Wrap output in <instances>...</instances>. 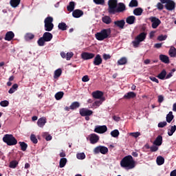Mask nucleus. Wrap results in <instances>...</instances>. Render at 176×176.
I'll use <instances>...</instances> for the list:
<instances>
[{
	"mask_svg": "<svg viewBox=\"0 0 176 176\" xmlns=\"http://www.w3.org/2000/svg\"><path fill=\"white\" fill-rule=\"evenodd\" d=\"M176 131V126L173 125L170 126V129H169V131H168V135L171 137L174 133Z\"/></svg>",
	"mask_w": 176,
	"mask_h": 176,
	"instance_id": "obj_41",
	"label": "nucleus"
},
{
	"mask_svg": "<svg viewBox=\"0 0 176 176\" xmlns=\"http://www.w3.org/2000/svg\"><path fill=\"white\" fill-rule=\"evenodd\" d=\"M129 6V8H137L138 6V1L137 0H131Z\"/></svg>",
	"mask_w": 176,
	"mask_h": 176,
	"instance_id": "obj_42",
	"label": "nucleus"
},
{
	"mask_svg": "<svg viewBox=\"0 0 176 176\" xmlns=\"http://www.w3.org/2000/svg\"><path fill=\"white\" fill-rule=\"evenodd\" d=\"M153 145H156L157 146H160L162 144H163V137L160 135H159L156 139L155 141L153 142Z\"/></svg>",
	"mask_w": 176,
	"mask_h": 176,
	"instance_id": "obj_22",
	"label": "nucleus"
},
{
	"mask_svg": "<svg viewBox=\"0 0 176 176\" xmlns=\"http://www.w3.org/2000/svg\"><path fill=\"white\" fill-rule=\"evenodd\" d=\"M166 75H167V72H166V69H163L157 76L159 79H161V80H164L166 79Z\"/></svg>",
	"mask_w": 176,
	"mask_h": 176,
	"instance_id": "obj_26",
	"label": "nucleus"
},
{
	"mask_svg": "<svg viewBox=\"0 0 176 176\" xmlns=\"http://www.w3.org/2000/svg\"><path fill=\"white\" fill-rule=\"evenodd\" d=\"M119 134H120V133L118 129H115L111 132V137H113L114 138L119 137Z\"/></svg>",
	"mask_w": 176,
	"mask_h": 176,
	"instance_id": "obj_48",
	"label": "nucleus"
},
{
	"mask_svg": "<svg viewBox=\"0 0 176 176\" xmlns=\"http://www.w3.org/2000/svg\"><path fill=\"white\" fill-rule=\"evenodd\" d=\"M94 155H98V153H102V155H107L108 153V148L105 146H98L94 149Z\"/></svg>",
	"mask_w": 176,
	"mask_h": 176,
	"instance_id": "obj_7",
	"label": "nucleus"
},
{
	"mask_svg": "<svg viewBox=\"0 0 176 176\" xmlns=\"http://www.w3.org/2000/svg\"><path fill=\"white\" fill-rule=\"evenodd\" d=\"M14 38V33L12 31L8 32L5 36V41H10Z\"/></svg>",
	"mask_w": 176,
	"mask_h": 176,
	"instance_id": "obj_23",
	"label": "nucleus"
},
{
	"mask_svg": "<svg viewBox=\"0 0 176 176\" xmlns=\"http://www.w3.org/2000/svg\"><path fill=\"white\" fill-rule=\"evenodd\" d=\"M20 2H21V0H10V4L12 8H17L20 5Z\"/></svg>",
	"mask_w": 176,
	"mask_h": 176,
	"instance_id": "obj_29",
	"label": "nucleus"
},
{
	"mask_svg": "<svg viewBox=\"0 0 176 176\" xmlns=\"http://www.w3.org/2000/svg\"><path fill=\"white\" fill-rule=\"evenodd\" d=\"M165 8L167 10H174L175 9V2H174L173 0L168 1L165 5Z\"/></svg>",
	"mask_w": 176,
	"mask_h": 176,
	"instance_id": "obj_18",
	"label": "nucleus"
},
{
	"mask_svg": "<svg viewBox=\"0 0 176 176\" xmlns=\"http://www.w3.org/2000/svg\"><path fill=\"white\" fill-rule=\"evenodd\" d=\"M112 30L111 28L102 29L100 32L95 34L97 41H104L111 37Z\"/></svg>",
	"mask_w": 176,
	"mask_h": 176,
	"instance_id": "obj_2",
	"label": "nucleus"
},
{
	"mask_svg": "<svg viewBox=\"0 0 176 176\" xmlns=\"http://www.w3.org/2000/svg\"><path fill=\"white\" fill-rule=\"evenodd\" d=\"M126 10V5L123 3H119L117 6V13H123Z\"/></svg>",
	"mask_w": 176,
	"mask_h": 176,
	"instance_id": "obj_20",
	"label": "nucleus"
},
{
	"mask_svg": "<svg viewBox=\"0 0 176 176\" xmlns=\"http://www.w3.org/2000/svg\"><path fill=\"white\" fill-rule=\"evenodd\" d=\"M160 60L162 63H164V64H170V58L167 55L160 54Z\"/></svg>",
	"mask_w": 176,
	"mask_h": 176,
	"instance_id": "obj_21",
	"label": "nucleus"
},
{
	"mask_svg": "<svg viewBox=\"0 0 176 176\" xmlns=\"http://www.w3.org/2000/svg\"><path fill=\"white\" fill-rule=\"evenodd\" d=\"M94 2L96 5H104V3H105V1L104 0H94Z\"/></svg>",
	"mask_w": 176,
	"mask_h": 176,
	"instance_id": "obj_57",
	"label": "nucleus"
},
{
	"mask_svg": "<svg viewBox=\"0 0 176 176\" xmlns=\"http://www.w3.org/2000/svg\"><path fill=\"white\" fill-rule=\"evenodd\" d=\"M64 97V92L63 91H59L55 94V98L57 100H61Z\"/></svg>",
	"mask_w": 176,
	"mask_h": 176,
	"instance_id": "obj_43",
	"label": "nucleus"
},
{
	"mask_svg": "<svg viewBox=\"0 0 176 176\" xmlns=\"http://www.w3.org/2000/svg\"><path fill=\"white\" fill-rule=\"evenodd\" d=\"M151 80L152 82H155V83H159V80L156 78V77H150Z\"/></svg>",
	"mask_w": 176,
	"mask_h": 176,
	"instance_id": "obj_62",
	"label": "nucleus"
},
{
	"mask_svg": "<svg viewBox=\"0 0 176 176\" xmlns=\"http://www.w3.org/2000/svg\"><path fill=\"white\" fill-rule=\"evenodd\" d=\"M79 112L80 116H91V115H93V111L89 110L88 109H80Z\"/></svg>",
	"mask_w": 176,
	"mask_h": 176,
	"instance_id": "obj_11",
	"label": "nucleus"
},
{
	"mask_svg": "<svg viewBox=\"0 0 176 176\" xmlns=\"http://www.w3.org/2000/svg\"><path fill=\"white\" fill-rule=\"evenodd\" d=\"M130 135H131L132 137H134V138H138V137H140V135H141V133L133 132V133H131Z\"/></svg>",
	"mask_w": 176,
	"mask_h": 176,
	"instance_id": "obj_54",
	"label": "nucleus"
},
{
	"mask_svg": "<svg viewBox=\"0 0 176 176\" xmlns=\"http://www.w3.org/2000/svg\"><path fill=\"white\" fill-rule=\"evenodd\" d=\"M137 97V94L135 92L129 91L124 94L123 98L124 100H131V98H135Z\"/></svg>",
	"mask_w": 176,
	"mask_h": 176,
	"instance_id": "obj_17",
	"label": "nucleus"
},
{
	"mask_svg": "<svg viewBox=\"0 0 176 176\" xmlns=\"http://www.w3.org/2000/svg\"><path fill=\"white\" fill-rule=\"evenodd\" d=\"M173 119H174L173 111H169V113L166 115V122L168 123H171V122H173Z\"/></svg>",
	"mask_w": 176,
	"mask_h": 176,
	"instance_id": "obj_30",
	"label": "nucleus"
},
{
	"mask_svg": "<svg viewBox=\"0 0 176 176\" xmlns=\"http://www.w3.org/2000/svg\"><path fill=\"white\" fill-rule=\"evenodd\" d=\"M103 58L107 61V60H109L111 58V55L108 54H103Z\"/></svg>",
	"mask_w": 176,
	"mask_h": 176,
	"instance_id": "obj_60",
	"label": "nucleus"
},
{
	"mask_svg": "<svg viewBox=\"0 0 176 176\" xmlns=\"http://www.w3.org/2000/svg\"><path fill=\"white\" fill-rule=\"evenodd\" d=\"M166 39H167V35H160L158 36L157 37V40L160 41V42L163 41H166Z\"/></svg>",
	"mask_w": 176,
	"mask_h": 176,
	"instance_id": "obj_55",
	"label": "nucleus"
},
{
	"mask_svg": "<svg viewBox=\"0 0 176 176\" xmlns=\"http://www.w3.org/2000/svg\"><path fill=\"white\" fill-rule=\"evenodd\" d=\"M170 176H176V170L170 172Z\"/></svg>",
	"mask_w": 176,
	"mask_h": 176,
	"instance_id": "obj_64",
	"label": "nucleus"
},
{
	"mask_svg": "<svg viewBox=\"0 0 176 176\" xmlns=\"http://www.w3.org/2000/svg\"><path fill=\"white\" fill-rule=\"evenodd\" d=\"M82 82H89L90 78H89V76H84L82 78Z\"/></svg>",
	"mask_w": 176,
	"mask_h": 176,
	"instance_id": "obj_61",
	"label": "nucleus"
},
{
	"mask_svg": "<svg viewBox=\"0 0 176 176\" xmlns=\"http://www.w3.org/2000/svg\"><path fill=\"white\" fill-rule=\"evenodd\" d=\"M102 21L104 23V24H111L112 23V19L109 16H104L102 18Z\"/></svg>",
	"mask_w": 176,
	"mask_h": 176,
	"instance_id": "obj_28",
	"label": "nucleus"
},
{
	"mask_svg": "<svg viewBox=\"0 0 176 176\" xmlns=\"http://www.w3.org/2000/svg\"><path fill=\"white\" fill-rule=\"evenodd\" d=\"M156 162L158 166H162L164 164V157L160 155L157 157Z\"/></svg>",
	"mask_w": 176,
	"mask_h": 176,
	"instance_id": "obj_35",
	"label": "nucleus"
},
{
	"mask_svg": "<svg viewBox=\"0 0 176 176\" xmlns=\"http://www.w3.org/2000/svg\"><path fill=\"white\" fill-rule=\"evenodd\" d=\"M72 16L74 19H79V17H82V16H83V12L82 10L79 9L75 10L72 12Z\"/></svg>",
	"mask_w": 176,
	"mask_h": 176,
	"instance_id": "obj_19",
	"label": "nucleus"
},
{
	"mask_svg": "<svg viewBox=\"0 0 176 176\" xmlns=\"http://www.w3.org/2000/svg\"><path fill=\"white\" fill-rule=\"evenodd\" d=\"M79 107H80V103H79V102H73L70 105V109L72 111H74V109H78Z\"/></svg>",
	"mask_w": 176,
	"mask_h": 176,
	"instance_id": "obj_31",
	"label": "nucleus"
},
{
	"mask_svg": "<svg viewBox=\"0 0 176 176\" xmlns=\"http://www.w3.org/2000/svg\"><path fill=\"white\" fill-rule=\"evenodd\" d=\"M143 12H144V10H142V8H138L133 10V14H135V16H141Z\"/></svg>",
	"mask_w": 176,
	"mask_h": 176,
	"instance_id": "obj_34",
	"label": "nucleus"
},
{
	"mask_svg": "<svg viewBox=\"0 0 176 176\" xmlns=\"http://www.w3.org/2000/svg\"><path fill=\"white\" fill-rule=\"evenodd\" d=\"M19 144L21 146V151L25 152V151H27V148H28V144L24 142H19Z\"/></svg>",
	"mask_w": 176,
	"mask_h": 176,
	"instance_id": "obj_36",
	"label": "nucleus"
},
{
	"mask_svg": "<svg viewBox=\"0 0 176 176\" xmlns=\"http://www.w3.org/2000/svg\"><path fill=\"white\" fill-rule=\"evenodd\" d=\"M58 30H60L61 31H67L68 30L69 27L67 25L66 23L61 22L59 23L58 25Z\"/></svg>",
	"mask_w": 176,
	"mask_h": 176,
	"instance_id": "obj_25",
	"label": "nucleus"
},
{
	"mask_svg": "<svg viewBox=\"0 0 176 176\" xmlns=\"http://www.w3.org/2000/svg\"><path fill=\"white\" fill-rule=\"evenodd\" d=\"M76 157L79 160H83L84 159H86V155L85 154V153H77Z\"/></svg>",
	"mask_w": 176,
	"mask_h": 176,
	"instance_id": "obj_46",
	"label": "nucleus"
},
{
	"mask_svg": "<svg viewBox=\"0 0 176 176\" xmlns=\"http://www.w3.org/2000/svg\"><path fill=\"white\" fill-rule=\"evenodd\" d=\"M92 97L94 98H96V100H101L102 98L104 97V92L101 91H96L92 92Z\"/></svg>",
	"mask_w": 176,
	"mask_h": 176,
	"instance_id": "obj_12",
	"label": "nucleus"
},
{
	"mask_svg": "<svg viewBox=\"0 0 176 176\" xmlns=\"http://www.w3.org/2000/svg\"><path fill=\"white\" fill-rule=\"evenodd\" d=\"M94 58L93 61L94 65H101V64H102V58H101V55L97 54Z\"/></svg>",
	"mask_w": 176,
	"mask_h": 176,
	"instance_id": "obj_14",
	"label": "nucleus"
},
{
	"mask_svg": "<svg viewBox=\"0 0 176 176\" xmlns=\"http://www.w3.org/2000/svg\"><path fill=\"white\" fill-rule=\"evenodd\" d=\"M163 101H164V97L162 95L158 96V102H160V104H162Z\"/></svg>",
	"mask_w": 176,
	"mask_h": 176,
	"instance_id": "obj_59",
	"label": "nucleus"
},
{
	"mask_svg": "<svg viewBox=\"0 0 176 176\" xmlns=\"http://www.w3.org/2000/svg\"><path fill=\"white\" fill-rule=\"evenodd\" d=\"M120 166L124 168H128V170H131L135 167V161L133 159V156L126 155L120 161Z\"/></svg>",
	"mask_w": 176,
	"mask_h": 176,
	"instance_id": "obj_1",
	"label": "nucleus"
},
{
	"mask_svg": "<svg viewBox=\"0 0 176 176\" xmlns=\"http://www.w3.org/2000/svg\"><path fill=\"white\" fill-rule=\"evenodd\" d=\"M100 140V137H98V135L96 133H92L89 135V141L91 144H97Z\"/></svg>",
	"mask_w": 176,
	"mask_h": 176,
	"instance_id": "obj_13",
	"label": "nucleus"
},
{
	"mask_svg": "<svg viewBox=\"0 0 176 176\" xmlns=\"http://www.w3.org/2000/svg\"><path fill=\"white\" fill-rule=\"evenodd\" d=\"M145 39H146V33L143 32L135 38V41H132L133 47H138V46H140V43H141V42H144Z\"/></svg>",
	"mask_w": 176,
	"mask_h": 176,
	"instance_id": "obj_5",
	"label": "nucleus"
},
{
	"mask_svg": "<svg viewBox=\"0 0 176 176\" xmlns=\"http://www.w3.org/2000/svg\"><path fill=\"white\" fill-rule=\"evenodd\" d=\"M107 130L108 128L105 125L97 126L94 129V132L98 133V134H104V133H106Z\"/></svg>",
	"mask_w": 176,
	"mask_h": 176,
	"instance_id": "obj_9",
	"label": "nucleus"
},
{
	"mask_svg": "<svg viewBox=\"0 0 176 176\" xmlns=\"http://www.w3.org/2000/svg\"><path fill=\"white\" fill-rule=\"evenodd\" d=\"M150 21L152 23V28H157L162 23V21L158 18H156L155 16H151L149 18Z\"/></svg>",
	"mask_w": 176,
	"mask_h": 176,
	"instance_id": "obj_8",
	"label": "nucleus"
},
{
	"mask_svg": "<svg viewBox=\"0 0 176 176\" xmlns=\"http://www.w3.org/2000/svg\"><path fill=\"white\" fill-rule=\"evenodd\" d=\"M127 64V58L126 57H122L118 60V65H124Z\"/></svg>",
	"mask_w": 176,
	"mask_h": 176,
	"instance_id": "obj_37",
	"label": "nucleus"
},
{
	"mask_svg": "<svg viewBox=\"0 0 176 176\" xmlns=\"http://www.w3.org/2000/svg\"><path fill=\"white\" fill-rule=\"evenodd\" d=\"M3 141L5 144H7L9 146H13V145H17V140L12 134H6L3 138Z\"/></svg>",
	"mask_w": 176,
	"mask_h": 176,
	"instance_id": "obj_4",
	"label": "nucleus"
},
{
	"mask_svg": "<svg viewBox=\"0 0 176 176\" xmlns=\"http://www.w3.org/2000/svg\"><path fill=\"white\" fill-rule=\"evenodd\" d=\"M94 57H96V54L90 52H82L81 54L82 60H91V58H94Z\"/></svg>",
	"mask_w": 176,
	"mask_h": 176,
	"instance_id": "obj_10",
	"label": "nucleus"
},
{
	"mask_svg": "<svg viewBox=\"0 0 176 176\" xmlns=\"http://www.w3.org/2000/svg\"><path fill=\"white\" fill-rule=\"evenodd\" d=\"M151 152H157L159 151V147L157 145L151 146L150 148Z\"/></svg>",
	"mask_w": 176,
	"mask_h": 176,
	"instance_id": "obj_53",
	"label": "nucleus"
},
{
	"mask_svg": "<svg viewBox=\"0 0 176 176\" xmlns=\"http://www.w3.org/2000/svg\"><path fill=\"white\" fill-rule=\"evenodd\" d=\"M17 164H19V162L16 160H13L10 162L9 167L10 168H16V167H17Z\"/></svg>",
	"mask_w": 176,
	"mask_h": 176,
	"instance_id": "obj_45",
	"label": "nucleus"
},
{
	"mask_svg": "<svg viewBox=\"0 0 176 176\" xmlns=\"http://www.w3.org/2000/svg\"><path fill=\"white\" fill-rule=\"evenodd\" d=\"M46 42H50L53 39V34L49 32H45L42 36Z\"/></svg>",
	"mask_w": 176,
	"mask_h": 176,
	"instance_id": "obj_16",
	"label": "nucleus"
},
{
	"mask_svg": "<svg viewBox=\"0 0 176 176\" xmlns=\"http://www.w3.org/2000/svg\"><path fill=\"white\" fill-rule=\"evenodd\" d=\"M44 24L45 31H47V32L53 31V29L54 28V24H53V17L47 16L45 18L44 20Z\"/></svg>",
	"mask_w": 176,
	"mask_h": 176,
	"instance_id": "obj_6",
	"label": "nucleus"
},
{
	"mask_svg": "<svg viewBox=\"0 0 176 176\" xmlns=\"http://www.w3.org/2000/svg\"><path fill=\"white\" fill-rule=\"evenodd\" d=\"M65 164H67V158H61L59 162V167L63 168V167H65Z\"/></svg>",
	"mask_w": 176,
	"mask_h": 176,
	"instance_id": "obj_40",
	"label": "nucleus"
},
{
	"mask_svg": "<svg viewBox=\"0 0 176 176\" xmlns=\"http://www.w3.org/2000/svg\"><path fill=\"white\" fill-rule=\"evenodd\" d=\"M166 126H167V122L166 121L161 122L158 124V127L160 129H163V127H166Z\"/></svg>",
	"mask_w": 176,
	"mask_h": 176,
	"instance_id": "obj_56",
	"label": "nucleus"
},
{
	"mask_svg": "<svg viewBox=\"0 0 176 176\" xmlns=\"http://www.w3.org/2000/svg\"><path fill=\"white\" fill-rule=\"evenodd\" d=\"M126 23L127 24L131 25L135 23V17L134 16H129L126 19Z\"/></svg>",
	"mask_w": 176,
	"mask_h": 176,
	"instance_id": "obj_27",
	"label": "nucleus"
},
{
	"mask_svg": "<svg viewBox=\"0 0 176 176\" xmlns=\"http://www.w3.org/2000/svg\"><path fill=\"white\" fill-rule=\"evenodd\" d=\"M30 140L33 144H38V139H36V136L34 134H32L30 136Z\"/></svg>",
	"mask_w": 176,
	"mask_h": 176,
	"instance_id": "obj_50",
	"label": "nucleus"
},
{
	"mask_svg": "<svg viewBox=\"0 0 176 176\" xmlns=\"http://www.w3.org/2000/svg\"><path fill=\"white\" fill-rule=\"evenodd\" d=\"M72 57H74V53H72V52H67L66 54V60L67 61H69V60H71V58H72Z\"/></svg>",
	"mask_w": 176,
	"mask_h": 176,
	"instance_id": "obj_51",
	"label": "nucleus"
},
{
	"mask_svg": "<svg viewBox=\"0 0 176 176\" xmlns=\"http://www.w3.org/2000/svg\"><path fill=\"white\" fill-rule=\"evenodd\" d=\"M125 24L126 21H124V19L114 21L115 27H118V28H120V30H123L124 28Z\"/></svg>",
	"mask_w": 176,
	"mask_h": 176,
	"instance_id": "obj_15",
	"label": "nucleus"
},
{
	"mask_svg": "<svg viewBox=\"0 0 176 176\" xmlns=\"http://www.w3.org/2000/svg\"><path fill=\"white\" fill-rule=\"evenodd\" d=\"M45 124H46V118L43 117L38 120L37 126H38V127L43 128Z\"/></svg>",
	"mask_w": 176,
	"mask_h": 176,
	"instance_id": "obj_24",
	"label": "nucleus"
},
{
	"mask_svg": "<svg viewBox=\"0 0 176 176\" xmlns=\"http://www.w3.org/2000/svg\"><path fill=\"white\" fill-rule=\"evenodd\" d=\"M61 74H63V70H61V69H58L55 70L54 74V79H58V78L61 76Z\"/></svg>",
	"mask_w": 176,
	"mask_h": 176,
	"instance_id": "obj_32",
	"label": "nucleus"
},
{
	"mask_svg": "<svg viewBox=\"0 0 176 176\" xmlns=\"http://www.w3.org/2000/svg\"><path fill=\"white\" fill-rule=\"evenodd\" d=\"M18 88H19V85L14 84L8 91L9 94H13V93H14V91H16Z\"/></svg>",
	"mask_w": 176,
	"mask_h": 176,
	"instance_id": "obj_38",
	"label": "nucleus"
},
{
	"mask_svg": "<svg viewBox=\"0 0 176 176\" xmlns=\"http://www.w3.org/2000/svg\"><path fill=\"white\" fill-rule=\"evenodd\" d=\"M34 38H35V35H34V34H32V33H27L25 35V41H31V40L34 39Z\"/></svg>",
	"mask_w": 176,
	"mask_h": 176,
	"instance_id": "obj_39",
	"label": "nucleus"
},
{
	"mask_svg": "<svg viewBox=\"0 0 176 176\" xmlns=\"http://www.w3.org/2000/svg\"><path fill=\"white\" fill-rule=\"evenodd\" d=\"M105 101V98L99 99V100H96L94 102V107H100L102 102Z\"/></svg>",
	"mask_w": 176,
	"mask_h": 176,
	"instance_id": "obj_44",
	"label": "nucleus"
},
{
	"mask_svg": "<svg viewBox=\"0 0 176 176\" xmlns=\"http://www.w3.org/2000/svg\"><path fill=\"white\" fill-rule=\"evenodd\" d=\"M169 56H170L171 57H175V56H176V49H175V47L170 48L169 50Z\"/></svg>",
	"mask_w": 176,
	"mask_h": 176,
	"instance_id": "obj_49",
	"label": "nucleus"
},
{
	"mask_svg": "<svg viewBox=\"0 0 176 176\" xmlns=\"http://www.w3.org/2000/svg\"><path fill=\"white\" fill-rule=\"evenodd\" d=\"M157 9H159V10H163L164 6H163L162 3H158L157 4Z\"/></svg>",
	"mask_w": 176,
	"mask_h": 176,
	"instance_id": "obj_58",
	"label": "nucleus"
},
{
	"mask_svg": "<svg viewBox=\"0 0 176 176\" xmlns=\"http://www.w3.org/2000/svg\"><path fill=\"white\" fill-rule=\"evenodd\" d=\"M107 12L109 14L118 13V0H109Z\"/></svg>",
	"mask_w": 176,
	"mask_h": 176,
	"instance_id": "obj_3",
	"label": "nucleus"
},
{
	"mask_svg": "<svg viewBox=\"0 0 176 176\" xmlns=\"http://www.w3.org/2000/svg\"><path fill=\"white\" fill-rule=\"evenodd\" d=\"M45 40L44 38L41 37L40 38H38V40L37 41V44L39 46H45Z\"/></svg>",
	"mask_w": 176,
	"mask_h": 176,
	"instance_id": "obj_47",
	"label": "nucleus"
},
{
	"mask_svg": "<svg viewBox=\"0 0 176 176\" xmlns=\"http://www.w3.org/2000/svg\"><path fill=\"white\" fill-rule=\"evenodd\" d=\"M1 107H8L9 106V101L8 100H2L0 102Z\"/></svg>",
	"mask_w": 176,
	"mask_h": 176,
	"instance_id": "obj_52",
	"label": "nucleus"
},
{
	"mask_svg": "<svg viewBox=\"0 0 176 176\" xmlns=\"http://www.w3.org/2000/svg\"><path fill=\"white\" fill-rule=\"evenodd\" d=\"M68 12H74V9H75V2L70 1L69 6L67 7Z\"/></svg>",
	"mask_w": 176,
	"mask_h": 176,
	"instance_id": "obj_33",
	"label": "nucleus"
},
{
	"mask_svg": "<svg viewBox=\"0 0 176 176\" xmlns=\"http://www.w3.org/2000/svg\"><path fill=\"white\" fill-rule=\"evenodd\" d=\"M163 43H156L154 45V47H155V49H160V47H162Z\"/></svg>",
	"mask_w": 176,
	"mask_h": 176,
	"instance_id": "obj_63",
	"label": "nucleus"
}]
</instances>
